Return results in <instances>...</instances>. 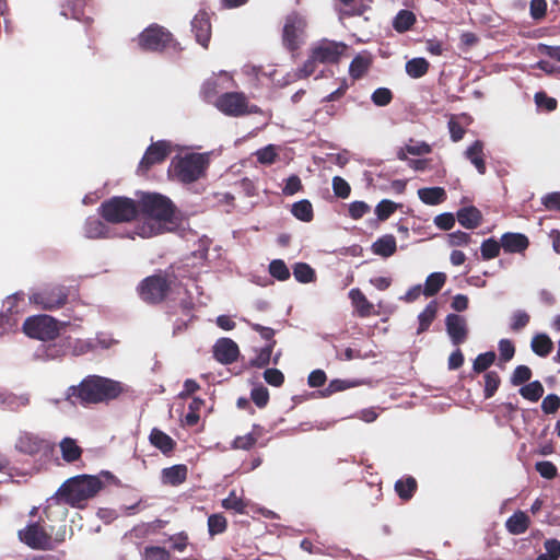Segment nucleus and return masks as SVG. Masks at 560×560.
Instances as JSON below:
<instances>
[{
	"instance_id": "53",
	"label": "nucleus",
	"mask_w": 560,
	"mask_h": 560,
	"mask_svg": "<svg viewBox=\"0 0 560 560\" xmlns=\"http://www.w3.org/2000/svg\"><path fill=\"white\" fill-rule=\"evenodd\" d=\"M393 92L387 88L376 89L372 95L371 101L374 105L383 107L387 106L393 101Z\"/></svg>"
},
{
	"instance_id": "21",
	"label": "nucleus",
	"mask_w": 560,
	"mask_h": 560,
	"mask_svg": "<svg viewBox=\"0 0 560 560\" xmlns=\"http://www.w3.org/2000/svg\"><path fill=\"white\" fill-rule=\"evenodd\" d=\"M180 317L173 319V316L176 315L177 312H167L168 319L174 324L173 334L177 335L183 331L188 323L192 319V303L190 301H182L178 306Z\"/></svg>"
},
{
	"instance_id": "26",
	"label": "nucleus",
	"mask_w": 560,
	"mask_h": 560,
	"mask_svg": "<svg viewBox=\"0 0 560 560\" xmlns=\"http://www.w3.org/2000/svg\"><path fill=\"white\" fill-rule=\"evenodd\" d=\"M44 443L43 439L32 433H24L19 438L16 448L24 454L35 455L43 450Z\"/></svg>"
},
{
	"instance_id": "22",
	"label": "nucleus",
	"mask_w": 560,
	"mask_h": 560,
	"mask_svg": "<svg viewBox=\"0 0 560 560\" xmlns=\"http://www.w3.org/2000/svg\"><path fill=\"white\" fill-rule=\"evenodd\" d=\"M483 148V142L481 140H476L464 152L465 158L476 167L478 173L481 175L486 174L487 172Z\"/></svg>"
},
{
	"instance_id": "25",
	"label": "nucleus",
	"mask_w": 560,
	"mask_h": 560,
	"mask_svg": "<svg viewBox=\"0 0 560 560\" xmlns=\"http://www.w3.org/2000/svg\"><path fill=\"white\" fill-rule=\"evenodd\" d=\"M456 218L462 226L468 230L478 228L482 221V214L474 206L464 207L456 213Z\"/></svg>"
},
{
	"instance_id": "29",
	"label": "nucleus",
	"mask_w": 560,
	"mask_h": 560,
	"mask_svg": "<svg viewBox=\"0 0 560 560\" xmlns=\"http://www.w3.org/2000/svg\"><path fill=\"white\" fill-rule=\"evenodd\" d=\"M397 250V243L396 238L392 234H386L377 238L373 245H372V252L375 255L382 256V257H390L393 256Z\"/></svg>"
},
{
	"instance_id": "54",
	"label": "nucleus",
	"mask_w": 560,
	"mask_h": 560,
	"mask_svg": "<svg viewBox=\"0 0 560 560\" xmlns=\"http://www.w3.org/2000/svg\"><path fill=\"white\" fill-rule=\"evenodd\" d=\"M532 378V370L527 365H518L513 371L511 376V384L513 386H520L525 384Z\"/></svg>"
},
{
	"instance_id": "44",
	"label": "nucleus",
	"mask_w": 560,
	"mask_h": 560,
	"mask_svg": "<svg viewBox=\"0 0 560 560\" xmlns=\"http://www.w3.org/2000/svg\"><path fill=\"white\" fill-rule=\"evenodd\" d=\"M545 553L539 555L536 560H559L560 541L556 538L546 539L544 542Z\"/></svg>"
},
{
	"instance_id": "31",
	"label": "nucleus",
	"mask_w": 560,
	"mask_h": 560,
	"mask_svg": "<svg viewBox=\"0 0 560 560\" xmlns=\"http://www.w3.org/2000/svg\"><path fill=\"white\" fill-rule=\"evenodd\" d=\"M62 459L67 463H74L82 456L83 450L71 438H65L59 443Z\"/></svg>"
},
{
	"instance_id": "61",
	"label": "nucleus",
	"mask_w": 560,
	"mask_h": 560,
	"mask_svg": "<svg viewBox=\"0 0 560 560\" xmlns=\"http://www.w3.org/2000/svg\"><path fill=\"white\" fill-rule=\"evenodd\" d=\"M529 14L535 21L542 20L547 14V1L546 0H530Z\"/></svg>"
},
{
	"instance_id": "11",
	"label": "nucleus",
	"mask_w": 560,
	"mask_h": 560,
	"mask_svg": "<svg viewBox=\"0 0 560 560\" xmlns=\"http://www.w3.org/2000/svg\"><path fill=\"white\" fill-rule=\"evenodd\" d=\"M305 27V20L298 13H291L285 18L282 31V43L289 51L294 52L300 49L303 43Z\"/></svg>"
},
{
	"instance_id": "41",
	"label": "nucleus",
	"mask_w": 560,
	"mask_h": 560,
	"mask_svg": "<svg viewBox=\"0 0 560 560\" xmlns=\"http://www.w3.org/2000/svg\"><path fill=\"white\" fill-rule=\"evenodd\" d=\"M544 386L539 381H534L520 388V394L523 398L529 401H538L544 395Z\"/></svg>"
},
{
	"instance_id": "42",
	"label": "nucleus",
	"mask_w": 560,
	"mask_h": 560,
	"mask_svg": "<svg viewBox=\"0 0 560 560\" xmlns=\"http://www.w3.org/2000/svg\"><path fill=\"white\" fill-rule=\"evenodd\" d=\"M276 343L277 341H271V343H267L265 347H262L258 351L257 355L250 360V366L258 369L267 366L270 363Z\"/></svg>"
},
{
	"instance_id": "48",
	"label": "nucleus",
	"mask_w": 560,
	"mask_h": 560,
	"mask_svg": "<svg viewBox=\"0 0 560 560\" xmlns=\"http://www.w3.org/2000/svg\"><path fill=\"white\" fill-rule=\"evenodd\" d=\"M269 273L279 281L290 278V270L282 259H275L269 264Z\"/></svg>"
},
{
	"instance_id": "50",
	"label": "nucleus",
	"mask_w": 560,
	"mask_h": 560,
	"mask_svg": "<svg viewBox=\"0 0 560 560\" xmlns=\"http://www.w3.org/2000/svg\"><path fill=\"white\" fill-rule=\"evenodd\" d=\"M142 560H171V553L163 547L147 546L142 552Z\"/></svg>"
},
{
	"instance_id": "59",
	"label": "nucleus",
	"mask_w": 560,
	"mask_h": 560,
	"mask_svg": "<svg viewBox=\"0 0 560 560\" xmlns=\"http://www.w3.org/2000/svg\"><path fill=\"white\" fill-rule=\"evenodd\" d=\"M256 436L254 434H245L236 436L232 442V448L249 451L256 444Z\"/></svg>"
},
{
	"instance_id": "57",
	"label": "nucleus",
	"mask_w": 560,
	"mask_h": 560,
	"mask_svg": "<svg viewBox=\"0 0 560 560\" xmlns=\"http://www.w3.org/2000/svg\"><path fill=\"white\" fill-rule=\"evenodd\" d=\"M537 107L544 108L547 112H552L557 108L558 102L556 98L547 95L546 92H537L534 96Z\"/></svg>"
},
{
	"instance_id": "64",
	"label": "nucleus",
	"mask_w": 560,
	"mask_h": 560,
	"mask_svg": "<svg viewBox=\"0 0 560 560\" xmlns=\"http://www.w3.org/2000/svg\"><path fill=\"white\" fill-rule=\"evenodd\" d=\"M264 380L273 387H280L284 383V374L278 369H266Z\"/></svg>"
},
{
	"instance_id": "6",
	"label": "nucleus",
	"mask_w": 560,
	"mask_h": 560,
	"mask_svg": "<svg viewBox=\"0 0 560 560\" xmlns=\"http://www.w3.org/2000/svg\"><path fill=\"white\" fill-rule=\"evenodd\" d=\"M208 166L209 159L206 154L201 153L175 156L171 162V171L184 184H191L203 177Z\"/></svg>"
},
{
	"instance_id": "63",
	"label": "nucleus",
	"mask_w": 560,
	"mask_h": 560,
	"mask_svg": "<svg viewBox=\"0 0 560 560\" xmlns=\"http://www.w3.org/2000/svg\"><path fill=\"white\" fill-rule=\"evenodd\" d=\"M303 189L302 180L301 178L293 174L289 176L285 180V185L282 188V194L284 196H293L294 194L301 191Z\"/></svg>"
},
{
	"instance_id": "16",
	"label": "nucleus",
	"mask_w": 560,
	"mask_h": 560,
	"mask_svg": "<svg viewBox=\"0 0 560 560\" xmlns=\"http://www.w3.org/2000/svg\"><path fill=\"white\" fill-rule=\"evenodd\" d=\"M240 357V348L231 338H219L213 346V358L222 364H232Z\"/></svg>"
},
{
	"instance_id": "5",
	"label": "nucleus",
	"mask_w": 560,
	"mask_h": 560,
	"mask_svg": "<svg viewBox=\"0 0 560 560\" xmlns=\"http://www.w3.org/2000/svg\"><path fill=\"white\" fill-rule=\"evenodd\" d=\"M174 282V275L159 271L141 280L137 287V292L143 302L156 305L167 299Z\"/></svg>"
},
{
	"instance_id": "28",
	"label": "nucleus",
	"mask_w": 560,
	"mask_h": 560,
	"mask_svg": "<svg viewBox=\"0 0 560 560\" xmlns=\"http://www.w3.org/2000/svg\"><path fill=\"white\" fill-rule=\"evenodd\" d=\"M84 236L86 238L96 240L108 236L109 228L98 218L90 217L84 223Z\"/></svg>"
},
{
	"instance_id": "40",
	"label": "nucleus",
	"mask_w": 560,
	"mask_h": 560,
	"mask_svg": "<svg viewBox=\"0 0 560 560\" xmlns=\"http://www.w3.org/2000/svg\"><path fill=\"white\" fill-rule=\"evenodd\" d=\"M429 62L424 58H413L406 62V72L413 79H419L427 74Z\"/></svg>"
},
{
	"instance_id": "51",
	"label": "nucleus",
	"mask_w": 560,
	"mask_h": 560,
	"mask_svg": "<svg viewBox=\"0 0 560 560\" xmlns=\"http://www.w3.org/2000/svg\"><path fill=\"white\" fill-rule=\"evenodd\" d=\"M396 210L397 205L394 201L383 199L375 207V214L380 221H386Z\"/></svg>"
},
{
	"instance_id": "55",
	"label": "nucleus",
	"mask_w": 560,
	"mask_h": 560,
	"mask_svg": "<svg viewBox=\"0 0 560 560\" xmlns=\"http://www.w3.org/2000/svg\"><path fill=\"white\" fill-rule=\"evenodd\" d=\"M250 398L258 408H264L269 401V392L262 385L256 386L250 392Z\"/></svg>"
},
{
	"instance_id": "1",
	"label": "nucleus",
	"mask_w": 560,
	"mask_h": 560,
	"mask_svg": "<svg viewBox=\"0 0 560 560\" xmlns=\"http://www.w3.org/2000/svg\"><path fill=\"white\" fill-rule=\"evenodd\" d=\"M138 218L143 223L136 226V234L142 238L152 237L177 225V208L166 196L158 192L138 194Z\"/></svg>"
},
{
	"instance_id": "60",
	"label": "nucleus",
	"mask_w": 560,
	"mask_h": 560,
	"mask_svg": "<svg viewBox=\"0 0 560 560\" xmlns=\"http://www.w3.org/2000/svg\"><path fill=\"white\" fill-rule=\"evenodd\" d=\"M256 156L259 163L270 165L276 162L278 156L275 145L269 144L256 152Z\"/></svg>"
},
{
	"instance_id": "43",
	"label": "nucleus",
	"mask_w": 560,
	"mask_h": 560,
	"mask_svg": "<svg viewBox=\"0 0 560 560\" xmlns=\"http://www.w3.org/2000/svg\"><path fill=\"white\" fill-rule=\"evenodd\" d=\"M293 276L301 283H310L315 279V271L310 265L298 262L293 267Z\"/></svg>"
},
{
	"instance_id": "18",
	"label": "nucleus",
	"mask_w": 560,
	"mask_h": 560,
	"mask_svg": "<svg viewBox=\"0 0 560 560\" xmlns=\"http://www.w3.org/2000/svg\"><path fill=\"white\" fill-rule=\"evenodd\" d=\"M445 325L446 331L455 346L465 342L468 329L464 317L457 314H448L445 318Z\"/></svg>"
},
{
	"instance_id": "20",
	"label": "nucleus",
	"mask_w": 560,
	"mask_h": 560,
	"mask_svg": "<svg viewBox=\"0 0 560 560\" xmlns=\"http://www.w3.org/2000/svg\"><path fill=\"white\" fill-rule=\"evenodd\" d=\"M349 299L359 317L365 318L374 314V305L359 288L349 291Z\"/></svg>"
},
{
	"instance_id": "24",
	"label": "nucleus",
	"mask_w": 560,
	"mask_h": 560,
	"mask_svg": "<svg viewBox=\"0 0 560 560\" xmlns=\"http://www.w3.org/2000/svg\"><path fill=\"white\" fill-rule=\"evenodd\" d=\"M151 445L160 450L164 455H168L174 452L176 442L165 432L158 428H153L149 435Z\"/></svg>"
},
{
	"instance_id": "37",
	"label": "nucleus",
	"mask_w": 560,
	"mask_h": 560,
	"mask_svg": "<svg viewBox=\"0 0 560 560\" xmlns=\"http://www.w3.org/2000/svg\"><path fill=\"white\" fill-rule=\"evenodd\" d=\"M291 213L298 220L303 222H311L314 218L313 206L310 200L302 199L292 205Z\"/></svg>"
},
{
	"instance_id": "23",
	"label": "nucleus",
	"mask_w": 560,
	"mask_h": 560,
	"mask_svg": "<svg viewBox=\"0 0 560 560\" xmlns=\"http://www.w3.org/2000/svg\"><path fill=\"white\" fill-rule=\"evenodd\" d=\"M188 468L184 464H177L162 470V482L168 486H179L187 479Z\"/></svg>"
},
{
	"instance_id": "32",
	"label": "nucleus",
	"mask_w": 560,
	"mask_h": 560,
	"mask_svg": "<svg viewBox=\"0 0 560 560\" xmlns=\"http://www.w3.org/2000/svg\"><path fill=\"white\" fill-rule=\"evenodd\" d=\"M418 489V482L412 476H405L395 482V491L402 501H409Z\"/></svg>"
},
{
	"instance_id": "46",
	"label": "nucleus",
	"mask_w": 560,
	"mask_h": 560,
	"mask_svg": "<svg viewBox=\"0 0 560 560\" xmlns=\"http://www.w3.org/2000/svg\"><path fill=\"white\" fill-rule=\"evenodd\" d=\"M501 241L494 238L485 240L480 246V253L483 260H490L499 256L501 248Z\"/></svg>"
},
{
	"instance_id": "30",
	"label": "nucleus",
	"mask_w": 560,
	"mask_h": 560,
	"mask_svg": "<svg viewBox=\"0 0 560 560\" xmlns=\"http://www.w3.org/2000/svg\"><path fill=\"white\" fill-rule=\"evenodd\" d=\"M372 66V57L370 54L357 55L349 66V74L352 79H361Z\"/></svg>"
},
{
	"instance_id": "49",
	"label": "nucleus",
	"mask_w": 560,
	"mask_h": 560,
	"mask_svg": "<svg viewBox=\"0 0 560 560\" xmlns=\"http://www.w3.org/2000/svg\"><path fill=\"white\" fill-rule=\"evenodd\" d=\"M494 361L495 353L493 351L480 353L474 361L472 370L476 373L485 372L494 363Z\"/></svg>"
},
{
	"instance_id": "62",
	"label": "nucleus",
	"mask_w": 560,
	"mask_h": 560,
	"mask_svg": "<svg viewBox=\"0 0 560 560\" xmlns=\"http://www.w3.org/2000/svg\"><path fill=\"white\" fill-rule=\"evenodd\" d=\"M371 211V207L364 201H353L349 205V215L353 220L363 218Z\"/></svg>"
},
{
	"instance_id": "52",
	"label": "nucleus",
	"mask_w": 560,
	"mask_h": 560,
	"mask_svg": "<svg viewBox=\"0 0 560 560\" xmlns=\"http://www.w3.org/2000/svg\"><path fill=\"white\" fill-rule=\"evenodd\" d=\"M536 471L545 479L551 480L558 476L557 466L549 460H541L535 464Z\"/></svg>"
},
{
	"instance_id": "58",
	"label": "nucleus",
	"mask_w": 560,
	"mask_h": 560,
	"mask_svg": "<svg viewBox=\"0 0 560 560\" xmlns=\"http://www.w3.org/2000/svg\"><path fill=\"white\" fill-rule=\"evenodd\" d=\"M332 190L336 197L346 199L350 196L351 187L346 179L335 176L332 178Z\"/></svg>"
},
{
	"instance_id": "14",
	"label": "nucleus",
	"mask_w": 560,
	"mask_h": 560,
	"mask_svg": "<svg viewBox=\"0 0 560 560\" xmlns=\"http://www.w3.org/2000/svg\"><path fill=\"white\" fill-rule=\"evenodd\" d=\"M234 85L233 77L225 71H221L219 74L212 75L203 82L200 95L206 102L213 103L218 96L224 93L223 91Z\"/></svg>"
},
{
	"instance_id": "12",
	"label": "nucleus",
	"mask_w": 560,
	"mask_h": 560,
	"mask_svg": "<svg viewBox=\"0 0 560 560\" xmlns=\"http://www.w3.org/2000/svg\"><path fill=\"white\" fill-rule=\"evenodd\" d=\"M348 46L342 42L320 39L311 47L314 59L319 63H338L347 51Z\"/></svg>"
},
{
	"instance_id": "17",
	"label": "nucleus",
	"mask_w": 560,
	"mask_h": 560,
	"mask_svg": "<svg viewBox=\"0 0 560 560\" xmlns=\"http://www.w3.org/2000/svg\"><path fill=\"white\" fill-rule=\"evenodd\" d=\"M191 31L196 40L203 47L208 48L211 39V22L209 13L200 10L191 21Z\"/></svg>"
},
{
	"instance_id": "7",
	"label": "nucleus",
	"mask_w": 560,
	"mask_h": 560,
	"mask_svg": "<svg viewBox=\"0 0 560 560\" xmlns=\"http://www.w3.org/2000/svg\"><path fill=\"white\" fill-rule=\"evenodd\" d=\"M137 42L144 51L161 52L170 48L174 50L179 48V44L175 40L173 34L155 23L144 28L139 34Z\"/></svg>"
},
{
	"instance_id": "33",
	"label": "nucleus",
	"mask_w": 560,
	"mask_h": 560,
	"mask_svg": "<svg viewBox=\"0 0 560 560\" xmlns=\"http://www.w3.org/2000/svg\"><path fill=\"white\" fill-rule=\"evenodd\" d=\"M419 199L430 206H436L446 200V191L442 187H425L418 190Z\"/></svg>"
},
{
	"instance_id": "27",
	"label": "nucleus",
	"mask_w": 560,
	"mask_h": 560,
	"mask_svg": "<svg viewBox=\"0 0 560 560\" xmlns=\"http://www.w3.org/2000/svg\"><path fill=\"white\" fill-rule=\"evenodd\" d=\"M530 525L529 516L523 511H516L505 522L506 530L512 535L524 534Z\"/></svg>"
},
{
	"instance_id": "8",
	"label": "nucleus",
	"mask_w": 560,
	"mask_h": 560,
	"mask_svg": "<svg viewBox=\"0 0 560 560\" xmlns=\"http://www.w3.org/2000/svg\"><path fill=\"white\" fill-rule=\"evenodd\" d=\"M213 105L225 116L243 117L252 114H262V109L248 102L243 92H224L215 98Z\"/></svg>"
},
{
	"instance_id": "36",
	"label": "nucleus",
	"mask_w": 560,
	"mask_h": 560,
	"mask_svg": "<svg viewBox=\"0 0 560 560\" xmlns=\"http://www.w3.org/2000/svg\"><path fill=\"white\" fill-rule=\"evenodd\" d=\"M446 282V275L444 272H433L425 279L423 294L425 296H433L440 292Z\"/></svg>"
},
{
	"instance_id": "45",
	"label": "nucleus",
	"mask_w": 560,
	"mask_h": 560,
	"mask_svg": "<svg viewBox=\"0 0 560 560\" xmlns=\"http://www.w3.org/2000/svg\"><path fill=\"white\" fill-rule=\"evenodd\" d=\"M222 506L225 510H232L238 514L246 513V502L236 495L235 491H231L230 494L222 500Z\"/></svg>"
},
{
	"instance_id": "2",
	"label": "nucleus",
	"mask_w": 560,
	"mask_h": 560,
	"mask_svg": "<svg viewBox=\"0 0 560 560\" xmlns=\"http://www.w3.org/2000/svg\"><path fill=\"white\" fill-rule=\"evenodd\" d=\"M124 393L120 382L100 375H88L80 384L67 388L66 400L72 405L88 407L108 402Z\"/></svg>"
},
{
	"instance_id": "13",
	"label": "nucleus",
	"mask_w": 560,
	"mask_h": 560,
	"mask_svg": "<svg viewBox=\"0 0 560 560\" xmlns=\"http://www.w3.org/2000/svg\"><path fill=\"white\" fill-rule=\"evenodd\" d=\"M173 151V144L167 140L151 143L138 165V172L145 174L153 165L163 163Z\"/></svg>"
},
{
	"instance_id": "9",
	"label": "nucleus",
	"mask_w": 560,
	"mask_h": 560,
	"mask_svg": "<svg viewBox=\"0 0 560 560\" xmlns=\"http://www.w3.org/2000/svg\"><path fill=\"white\" fill-rule=\"evenodd\" d=\"M70 295L71 288L56 284L33 293L30 295V302L42 310L56 311L67 304Z\"/></svg>"
},
{
	"instance_id": "47",
	"label": "nucleus",
	"mask_w": 560,
	"mask_h": 560,
	"mask_svg": "<svg viewBox=\"0 0 560 560\" xmlns=\"http://www.w3.org/2000/svg\"><path fill=\"white\" fill-rule=\"evenodd\" d=\"M501 384V378L495 371H489L485 374V398L489 399L491 398L495 392L498 390L499 386Z\"/></svg>"
},
{
	"instance_id": "15",
	"label": "nucleus",
	"mask_w": 560,
	"mask_h": 560,
	"mask_svg": "<svg viewBox=\"0 0 560 560\" xmlns=\"http://www.w3.org/2000/svg\"><path fill=\"white\" fill-rule=\"evenodd\" d=\"M20 539L33 549H45L49 546L51 537L38 524L32 523L19 532Z\"/></svg>"
},
{
	"instance_id": "56",
	"label": "nucleus",
	"mask_w": 560,
	"mask_h": 560,
	"mask_svg": "<svg viewBox=\"0 0 560 560\" xmlns=\"http://www.w3.org/2000/svg\"><path fill=\"white\" fill-rule=\"evenodd\" d=\"M406 151L411 155H424L431 153L432 148L424 141L418 142L410 138L406 144Z\"/></svg>"
},
{
	"instance_id": "39",
	"label": "nucleus",
	"mask_w": 560,
	"mask_h": 560,
	"mask_svg": "<svg viewBox=\"0 0 560 560\" xmlns=\"http://www.w3.org/2000/svg\"><path fill=\"white\" fill-rule=\"evenodd\" d=\"M207 525L209 536L212 538L228 529V520L222 513H214L209 515Z\"/></svg>"
},
{
	"instance_id": "38",
	"label": "nucleus",
	"mask_w": 560,
	"mask_h": 560,
	"mask_svg": "<svg viewBox=\"0 0 560 560\" xmlns=\"http://www.w3.org/2000/svg\"><path fill=\"white\" fill-rule=\"evenodd\" d=\"M532 350L539 357H547L553 349L552 340L546 334H538L533 337Z\"/></svg>"
},
{
	"instance_id": "19",
	"label": "nucleus",
	"mask_w": 560,
	"mask_h": 560,
	"mask_svg": "<svg viewBox=\"0 0 560 560\" xmlns=\"http://www.w3.org/2000/svg\"><path fill=\"white\" fill-rule=\"evenodd\" d=\"M501 246L505 253H524L529 246V240L525 234L506 232L501 236Z\"/></svg>"
},
{
	"instance_id": "3",
	"label": "nucleus",
	"mask_w": 560,
	"mask_h": 560,
	"mask_svg": "<svg viewBox=\"0 0 560 560\" xmlns=\"http://www.w3.org/2000/svg\"><path fill=\"white\" fill-rule=\"evenodd\" d=\"M104 485L100 477L92 475H79L66 480L56 495L66 504L73 508H83L85 502L94 498Z\"/></svg>"
},
{
	"instance_id": "10",
	"label": "nucleus",
	"mask_w": 560,
	"mask_h": 560,
	"mask_svg": "<svg viewBox=\"0 0 560 560\" xmlns=\"http://www.w3.org/2000/svg\"><path fill=\"white\" fill-rule=\"evenodd\" d=\"M23 331L31 338L50 341L58 337L57 320L49 315H35L27 317L23 324Z\"/></svg>"
},
{
	"instance_id": "35",
	"label": "nucleus",
	"mask_w": 560,
	"mask_h": 560,
	"mask_svg": "<svg viewBox=\"0 0 560 560\" xmlns=\"http://www.w3.org/2000/svg\"><path fill=\"white\" fill-rule=\"evenodd\" d=\"M436 313H438V303L435 301H431L418 316V319H419V327L417 330L418 335L427 331L430 328L431 324L433 323V320L436 317Z\"/></svg>"
},
{
	"instance_id": "4",
	"label": "nucleus",
	"mask_w": 560,
	"mask_h": 560,
	"mask_svg": "<svg viewBox=\"0 0 560 560\" xmlns=\"http://www.w3.org/2000/svg\"><path fill=\"white\" fill-rule=\"evenodd\" d=\"M137 200L126 196H114L98 207L101 218L112 224L129 223L138 219Z\"/></svg>"
},
{
	"instance_id": "34",
	"label": "nucleus",
	"mask_w": 560,
	"mask_h": 560,
	"mask_svg": "<svg viewBox=\"0 0 560 560\" xmlns=\"http://www.w3.org/2000/svg\"><path fill=\"white\" fill-rule=\"evenodd\" d=\"M417 22L416 14L410 10H400L393 20V28L397 33L409 31Z\"/></svg>"
}]
</instances>
